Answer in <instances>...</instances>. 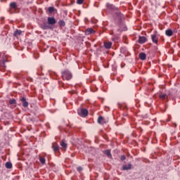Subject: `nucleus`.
Listing matches in <instances>:
<instances>
[{"label": "nucleus", "mask_w": 180, "mask_h": 180, "mask_svg": "<svg viewBox=\"0 0 180 180\" xmlns=\"http://www.w3.org/2000/svg\"><path fill=\"white\" fill-rule=\"evenodd\" d=\"M104 47L109 49L112 47V42H105L104 43Z\"/></svg>", "instance_id": "nucleus-15"}, {"label": "nucleus", "mask_w": 180, "mask_h": 180, "mask_svg": "<svg viewBox=\"0 0 180 180\" xmlns=\"http://www.w3.org/2000/svg\"><path fill=\"white\" fill-rule=\"evenodd\" d=\"M22 34V31L20 30H16L13 34V36L17 37V36H20Z\"/></svg>", "instance_id": "nucleus-14"}, {"label": "nucleus", "mask_w": 180, "mask_h": 180, "mask_svg": "<svg viewBox=\"0 0 180 180\" xmlns=\"http://www.w3.org/2000/svg\"><path fill=\"white\" fill-rule=\"evenodd\" d=\"M106 6L108 9H111L112 11L115 9V6H113V4H107Z\"/></svg>", "instance_id": "nucleus-19"}, {"label": "nucleus", "mask_w": 180, "mask_h": 180, "mask_svg": "<svg viewBox=\"0 0 180 180\" xmlns=\"http://www.w3.org/2000/svg\"><path fill=\"white\" fill-rule=\"evenodd\" d=\"M62 77L63 79H66L67 81H70L71 78H72V74L70 70H65L62 72Z\"/></svg>", "instance_id": "nucleus-1"}, {"label": "nucleus", "mask_w": 180, "mask_h": 180, "mask_svg": "<svg viewBox=\"0 0 180 180\" xmlns=\"http://www.w3.org/2000/svg\"><path fill=\"white\" fill-rule=\"evenodd\" d=\"M52 148L53 150V151H58L60 147L58 146V145H53Z\"/></svg>", "instance_id": "nucleus-22"}, {"label": "nucleus", "mask_w": 180, "mask_h": 180, "mask_svg": "<svg viewBox=\"0 0 180 180\" xmlns=\"http://www.w3.org/2000/svg\"><path fill=\"white\" fill-rule=\"evenodd\" d=\"M57 23V21L56 20V18L54 17H49L48 18V24L49 25H56Z\"/></svg>", "instance_id": "nucleus-4"}, {"label": "nucleus", "mask_w": 180, "mask_h": 180, "mask_svg": "<svg viewBox=\"0 0 180 180\" xmlns=\"http://www.w3.org/2000/svg\"><path fill=\"white\" fill-rule=\"evenodd\" d=\"M139 58H140V60H142L143 61H144V60H146L147 58V55L144 53H140Z\"/></svg>", "instance_id": "nucleus-10"}, {"label": "nucleus", "mask_w": 180, "mask_h": 180, "mask_svg": "<svg viewBox=\"0 0 180 180\" xmlns=\"http://www.w3.org/2000/svg\"><path fill=\"white\" fill-rule=\"evenodd\" d=\"M54 11H56V9L54 8V7H49L48 8V11L49 12V13H53V12H54Z\"/></svg>", "instance_id": "nucleus-23"}, {"label": "nucleus", "mask_w": 180, "mask_h": 180, "mask_svg": "<svg viewBox=\"0 0 180 180\" xmlns=\"http://www.w3.org/2000/svg\"><path fill=\"white\" fill-rule=\"evenodd\" d=\"M58 25H59V26H60L61 27H64V26H65V20H59V22H58Z\"/></svg>", "instance_id": "nucleus-18"}, {"label": "nucleus", "mask_w": 180, "mask_h": 180, "mask_svg": "<svg viewBox=\"0 0 180 180\" xmlns=\"http://www.w3.org/2000/svg\"><path fill=\"white\" fill-rule=\"evenodd\" d=\"M165 34H166V36H168L169 37H171V36H172V34H173L172 30H167L165 31Z\"/></svg>", "instance_id": "nucleus-13"}, {"label": "nucleus", "mask_w": 180, "mask_h": 180, "mask_svg": "<svg viewBox=\"0 0 180 180\" xmlns=\"http://www.w3.org/2000/svg\"><path fill=\"white\" fill-rule=\"evenodd\" d=\"M20 101L22 102L23 108H27L29 106V102L26 100V97H21Z\"/></svg>", "instance_id": "nucleus-3"}, {"label": "nucleus", "mask_w": 180, "mask_h": 180, "mask_svg": "<svg viewBox=\"0 0 180 180\" xmlns=\"http://www.w3.org/2000/svg\"><path fill=\"white\" fill-rule=\"evenodd\" d=\"M77 113L78 115L82 117H86L88 116V110L85 108H80L77 110Z\"/></svg>", "instance_id": "nucleus-2"}, {"label": "nucleus", "mask_w": 180, "mask_h": 180, "mask_svg": "<svg viewBox=\"0 0 180 180\" xmlns=\"http://www.w3.org/2000/svg\"><path fill=\"white\" fill-rule=\"evenodd\" d=\"M159 98L160 99L164 100V99H165L167 98V94L161 93V94H159Z\"/></svg>", "instance_id": "nucleus-20"}, {"label": "nucleus", "mask_w": 180, "mask_h": 180, "mask_svg": "<svg viewBox=\"0 0 180 180\" xmlns=\"http://www.w3.org/2000/svg\"><path fill=\"white\" fill-rule=\"evenodd\" d=\"M9 103H10V105H15V103H16V100H15V98L11 99V100L9 101Z\"/></svg>", "instance_id": "nucleus-24"}, {"label": "nucleus", "mask_w": 180, "mask_h": 180, "mask_svg": "<svg viewBox=\"0 0 180 180\" xmlns=\"http://www.w3.org/2000/svg\"><path fill=\"white\" fill-rule=\"evenodd\" d=\"M41 29H43V30H47V29H51V27L46 24L41 25L40 26Z\"/></svg>", "instance_id": "nucleus-12"}, {"label": "nucleus", "mask_w": 180, "mask_h": 180, "mask_svg": "<svg viewBox=\"0 0 180 180\" xmlns=\"http://www.w3.org/2000/svg\"><path fill=\"white\" fill-rule=\"evenodd\" d=\"M60 146H61V147H63V148H67V143H65V142H64V141H62L60 142Z\"/></svg>", "instance_id": "nucleus-25"}, {"label": "nucleus", "mask_w": 180, "mask_h": 180, "mask_svg": "<svg viewBox=\"0 0 180 180\" xmlns=\"http://www.w3.org/2000/svg\"><path fill=\"white\" fill-rule=\"evenodd\" d=\"M105 154L108 157V158H112V154L110 153V150H105Z\"/></svg>", "instance_id": "nucleus-17"}, {"label": "nucleus", "mask_w": 180, "mask_h": 180, "mask_svg": "<svg viewBox=\"0 0 180 180\" xmlns=\"http://www.w3.org/2000/svg\"><path fill=\"white\" fill-rule=\"evenodd\" d=\"M77 4H78V5H82L84 0H77Z\"/></svg>", "instance_id": "nucleus-27"}, {"label": "nucleus", "mask_w": 180, "mask_h": 180, "mask_svg": "<svg viewBox=\"0 0 180 180\" xmlns=\"http://www.w3.org/2000/svg\"><path fill=\"white\" fill-rule=\"evenodd\" d=\"M10 8L12 9H16L18 8V5H16V2H11L10 4Z\"/></svg>", "instance_id": "nucleus-16"}, {"label": "nucleus", "mask_w": 180, "mask_h": 180, "mask_svg": "<svg viewBox=\"0 0 180 180\" xmlns=\"http://www.w3.org/2000/svg\"><path fill=\"white\" fill-rule=\"evenodd\" d=\"M138 41L140 44H144L147 41V38L146 37H139Z\"/></svg>", "instance_id": "nucleus-6"}, {"label": "nucleus", "mask_w": 180, "mask_h": 180, "mask_svg": "<svg viewBox=\"0 0 180 180\" xmlns=\"http://www.w3.org/2000/svg\"><path fill=\"white\" fill-rule=\"evenodd\" d=\"M6 168H8V169H11V168H12V163L11 162H7L6 163Z\"/></svg>", "instance_id": "nucleus-21"}, {"label": "nucleus", "mask_w": 180, "mask_h": 180, "mask_svg": "<svg viewBox=\"0 0 180 180\" xmlns=\"http://www.w3.org/2000/svg\"><path fill=\"white\" fill-rule=\"evenodd\" d=\"M120 160L121 161H124V160H126V155H121Z\"/></svg>", "instance_id": "nucleus-28"}, {"label": "nucleus", "mask_w": 180, "mask_h": 180, "mask_svg": "<svg viewBox=\"0 0 180 180\" xmlns=\"http://www.w3.org/2000/svg\"><path fill=\"white\" fill-rule=\"evenodd\" d=\"M39 161L42 164H46V159L44 158H43V157H40L39 158Z\"/></svg>", "instance_id": "nucleus-26"}, {"label": "nucleus", "mask_w": 180, "mask_h": 180, "mask_svg": "<svg viewBox=\"0 0 180 180\" xmlns=\"http://www.w3.org/2000/svg\"><path fill=\"white\" fill-rule=\"evenodd\" d=\"M98 123H99V124H105V123H106V121L105 120V118H103V117L99 116L98 118Z\"/></svg>", "instance_id": "nucleus-7"}, {"label": "nucleus", "mask_w": 180, "mask_h": 180, "mask_svg": "<svg viewBox=\"0 0 180 180\" xmlns=\"http://www.w3.org/2000/svg\"><path fill=\"white\" fill-rule=\"evenodd\" d=\"M152 41L155 43V44H157L158 43V37H157L156 34L151 35Z\"/></svg>", "instance_id": "nucleus-9"}, {"label": "nucleus", "mask_w": 180, "mask_h": 180, "mask_svg": "<svg viewBox=\"0 0 180 180\" xmlns=\"http://www.w3.org/2000/svg\"><path fill=\"white\" fill-rule=\"evenodd\" d=\"M113 41H116V40H117V37L115 38H112Z\"/></svg>", "instance_id": "nucleus-30"}, {"label": "nucleus", "mask_w": 180, "mask_h": 180, "mask_svg": "<svg viewBox=\"0 0 180 180\" xmlns=\"http://www.w3.org/2000/svg\"><path fill=\"white\" fill-rule=\"evenodd\" d=\"M132 165L129 163L128 165H124L122 166V171H127L129 169H131Z\"/></svg>", "instance_id": "nucleus-5"}, {"label": "nucleus", "mask_w": 180, "mask_h": 180, "mask_svg": "<svg viewBox=\"0 0 180 180\" xmlns=\"http://www.w3.org/2000/svg\"><path fill=\"white\" fill-rule=\"evenodd\" d=\"M115 19H117L118 20H122L123 19V14L120 12H117L115 13Z\"/></svg>", "instance_id": "nucleus-8"}, {"label": "nucleus", "mask_w": 180, "mask_h": 180, "mask_svg": "<svg viewBox=\"0 0 180 180\" xmlns=\"http://www.w3.org/2000/svg\"><path fill=\"white\" fill-rule=\"evenodd\" d=\"M77 171L81 172V171H82V168L81 167H77Z\"/></svg>", "instance_id": "nucleus-29"}, {"label": "nucleus", "mask_w": 180, "mask_h": 180, "mask_svg": "<svg viewBox=\"0 0 180 180\" xmlns=\"http://www.w3.org/2000/svg\"><path fill=\"white\" fill-rule=\"evenodd\" d=\"M86 34H92V33H95V30L92 28H88L85 31Z\"/></svg>", "instance_id": "nucleus-11"}]
</instances>
